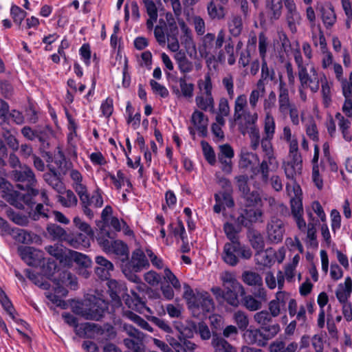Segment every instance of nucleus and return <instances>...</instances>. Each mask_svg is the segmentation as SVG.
<instances>
[{
	"mask_svg": "<svg viewBox=\"0 0 352 352\" xmlns=\"http://www.w3.org/2000/svg\"><path fill=\"white\" fill-rule=\"evenodd\" d=\"M335 117L338 120V126L342 132L343 138L347 142H351L352 140V135L349 130L351 125V121L345 118L339 112L336 114Z\"/></svg>",
	"mask_w": 352,
	"mask_h": 352,
	"instance_id": "c85d7f7f",
	"label": "nucleus"
},
{
	"mask_svg": "<svg viewBox=\"0 0 352 352\" xmlns=\"http://www.w3.org/2000/svg\"><path fill=\"white\" fill-rule=\"evenodd\" d=\"M182 34L180 36V43L184 46L186 50H195V43L193 40L192 32L191 30L187 26L184 21L179 22Z\"/></svg>",
	"mask_w": 352,
	"mask_h": 352,
	"instance_id": "4be33fe9",
	"label": "nucleus"
},
{
	"mask_svg": "<svg viewBox=\"0 0 352 352\" xmlns=\"http://www.w3.org/2000/svg\"><path fill=\"white\" fill-rule=\"evenodd\" d=\"M250 243L252 248L257 252L264 249L265 241L263 236L258 232H253L250 236Z\"/></svg>",
	"mask_w": 352,
	"mask_h": 352,
	"instance_id": "680f3d73",
	"label": "nucleus"
},
{
	"mask_svg": "<svg viewBox=\"0 0 352 352\" xmlns=\"http://www.w3.org/2000/svg\"><path fill=\"white\" fill-rule=\"evenodd\" d=\"M275 77V72L273 69H270L265 59H262L261 76L258 81L264 83V81L273 80Z\"/></svg>",
	"mask_w": 352,
	"mask_h": 352,
	"instance_id": "13d9d810",
	"label": "nucleus"
},
{
	"mask_svg": "<svg viewBox=\"0 0 352 352\" xmlns=\"http://www.w3.org/2000/svg\"><path fill=\"white\" fill-rule=\"evenodd\" d=\"M178 82L179 84L180 89L177 87H173L172 89L173 94L178 96L182 95L186 98H192L195 87L194 85L186 82V76L180 77L178 79Z\"/></svg>",
	"mask_w": 352,
	"mask_h": 352,
	"instance_id": "b1692460",
	"label": "nucleus"
},
{
	"mask_svg": "<svg viewBox=\"0 0 352 352\" xmlns=\"http://www.w3.org/2000/svg\"><path fill=\"white\" fill-rule=\"evenodd\" d=\"M195 103L197 107L202 111H214V100L212 95L199 94L195 97Z\"/></svg>",
	"mask_w": 352,
	"mask_h": 352,
	"instance_id": "bb28decb",
	"label": "nucleus"
},
{
	"mask_svg": "<svg viewBox=\"0 0 352 352\" xmlns=\"http://www.w3.org/2000/svg\"><path fill=\"white\" fill-rule=\"evenodd\" d=\"M264 131L265 137L273 138L275 133V121L271 113L265 114Z\"/></svg>",
	"mask_w": 352,
	"mask_h": 352,
	"instance_id": "5fc2aeb1",
	"label": "nucleus"
},
{
	"mask_svg": "<svg viewBox=\"0 0 352 352\" xmlns=\"http://www.w3.org/2000/svg\"><path fill=\"white\" fill-rule=\"evenodd\" d=\"M12 177L18 182L16 187L26 190L27 193L12 190L6 195V199L19 209L24 208V205L32 209L37 201L36 197L39 195L38 190L32 188L36 183L32 169L27 165L20 166L19 169L12 171Z\"/></svg>",
	"mask_w": 352,
	"mask_h": 352,
	"instance_id": "f257e3e1",
	"label": "nucleus"
},
{
	"mask_svg": "<svg viewBox=\"0 0 352 352\" xmlns=\"http://www.w3.org/2000/svg\"><path fill=\"white\" fill-rule=\"evenodd\" d=\"M243 281L250 286H262L263 278L256 272L245 271L242 274Z\"/></svg>",
	"mask_w": 352,
	"mask_h": 352,
	"instance_id": "58836bf2",
	"label": "nucleus"
},
{
	"mask_svg": "<svg viewBox=\"0 0 352 352\" xmlns=\"http://www.w3.org/2000/svg\"><path fill=\"white\" fill-rule=\"evenodd\" d=\"M271 165H267L265 160H263L258 167L252 168V175L250 176L253 179L254 175H259V178L263 185H270L271 187L276 192H280L283 190V184L282 178L278 175H270ZM275 167L274 165H272Z\"/></svg>",
	"mask_w": 352,
	"mask_h": 352,
	"instance_id": "39448f33",
	"label": "nucleus"
},
{
	"mask_svg": "<svg viewBox=\"0 0 352 352\" xmlns=\"http://www.w3.org/2000/svg\"><path fill=\"white\" fill-rule=\"evenodd\" d=\"M272 138H268L267 137L263 138L261 141V148L263 151L267 156V160H265L267 165H274L275 168H277L278 163L273 153L272 145L271 140Z\"/></svg>",
	"mask_w": 352,
	"mask_h": 352,
	"instance_id": "a878e982",
	"label": "nucleus"
},
{
	"mask_svg": "<svg viewBox=\"0 0 352 352\" xmlns=\"http://www.w3.org/2000/svg\"><path fill=\"white\" fill-rule=\"evenodd\" d=\"M243 198L246 207H254L261 205L262 203L261 195L256 190H249L243 195Z\"/></svg>",
	"mask_w": 352,
	"mask_h": 352,
	"instance_id": "ea45409f",
	"label": "nucleus"
},
{
	"mask_svg": "<svg viewBox=\"0 0 352 352\" xmlns=\"http://www.w3.org/2000/svg\"><path fill=\"white\" fill-rule=\"evenodd\" d=\"M211 344L214 352H236L232 345L214 331H212Z\"/></svg>",
	"mask_w": 352,
	"mask_h": 352,
	"instance_id": "5701e85b",
	"label": "nucleus"
},
{
	"mask_svg": "<svg viewBox=\"0 0 352 352\" xmlns=\"http://www.w3.org/2000/svg\"><path fill=\"white\" fill-rule=\"evenodd\" d=\"M288 195L291 197L290 204L292 209V214L293 217L300 215L303 214V208L302 199L300 198L302 195V190H300V192L298 195H295L294 192L292 194H288Z\"/></svg>",
	"mask_w": 352,
	"mask_h": 352,
	"instance_id": "f704fd0d",
	"label": "nucleus"
},
{
	"mask_svg": "<svg viewBox=\"0 0 352 352\" xmlns=\"http://www.w3.org/2000/svg\"><path fill=\"white\" fill-rule=\"evenodd\" d=\"M223 230L227 238L230 241L229 243H240L238 236L239 229L236 228L234 225L226 222L223 225Z\"/></svg>",
	"mask_w": 352,
	"mask_h": 352,
	"instance_id": "3c124183",
	"label": "nucleus"
},
{
	"mask_svg": "<svg viewBox=\"0 0 352 352\" xmlns=\"http://www.w3.org/2000/svg\"><path fill=\"white\" fill-rule=\"evenodd\" d=\"M71 254L74 258V261L77 264L83 267V274L85 275V278H87L89 276V273L86 270V268L91 265V261L90 258L87 256L78 252H73Z\"/></svg>",
	"mask_w": 352,
	"mask_h": 352,
	"instance_id": "a19ab883",
	"label": "nucleus"
},
{
	"mask_svg": "<svg viewBox=\"0 0 352 352\" xmlns=\"http://www.w3.org/2000/svg\"><path fill=\"white\" fill-rule=\"evenodd\" d=\"M10 14L14 22L16 24L21 25L22 21L27 15V12L22 10L20 7L14 5L11 7Z\"/></svg>",
	"mask_w": 352,
	"mask_h": 352,
	"instance_id": "052dcab7",
	"label": "nucleus"
},
{
	"mask_svg": "<svg viewBox=\"0 0 352 352\" xmlns=\"http://www.w3.org/2000/svg\"><path fill=\"white\" fill-rule=\"evenodd\" d=\"M85 195L87 197V200L85 199V202H80V204L82 205L84 214L89 219H91L94 217V212L89 208V206H94L96 208L102 207L103 205L102 197L98 191H95L90 197L87 190L85 191Z\"/></svg>",
	"mask_w": 352,
	"mask_h": 352,
	"instance_id": "f3484780",
	"label": "nucleus"
},
{
	"mask_svg": "<svg viewBox=\"0 0 352 352\" xmlns=\"http://www.w3.org/2000/svg\"><path fill=\"white\" fill-rule=\"evenodd\" d=\"M22 135L28 140L33 141L38 139L39 142H43L44 140L40 132L33 130L30 126H25L21 129Z\"/></svg>",
	"mask_w": 352,
	"mask_h": 352,
	"instance_id": "0e129e2a",
	"label": "nucleus"
},
{
	"mask_svg": "<svg viewBox=\"0 0 352 352\" xmlns=\"http://www.w3.org/2000/svg\"><path fill=\"white\" fill-rule=\"evenodd\" d=\"M69 177L72 180V188L78 194L80 202H85L87 200L85 191L87 190L85 184L82 183V175L76 169H72L69 171Z\"/></svg>",
	"mask_w": 352,
	"mask_h": 352,
	"instance_id": "a211bd4d",
	"label": "nucleus"
},
{
	"mask_svg": "<svg viewBox=\"0 0 352 352\" xmlns=\"http://www.w3.org/2000/svg\"><path fill=\"white\" fill-rule=\"evenodd\" d=\"M123 328L130 337L123 340L125 346L133 352H146L144 344L145 335L131 324H124Z\"/></svg>",
	"mask_w": 352,
	"mask_h": 352,
	"instance_id": "6e6552de",
	"label": "nucleus"
},
{
	"mask_svg": "<svg viewBox=\"0 0 352 352\" xmlns=\"http://www.w3.org/2000/svg\"><path fill=\"white\" fill-rule=\"evenodd\" d=\"M208 13L212 19H221L225 16L224 8L211 1L208 5Z\"/></svg>",
	"mask_w": 352,
	"mask_h": 352,
	"instance_id": "49530a36",
	"label": "nucleus"
},
{
	"mask_svg": "<svg viewBox=\"0 0 352 352\" xmlns=\"http://www.w3.org/2000/svg\"><path fill=\"white\" fill-rule=\"evenodd\" d=\"M278 92V111L283 116H286L288 114V109L295 104L291 102L289 89L286 83L281 78L279 80Z\"/></svg>",
	"mask_w": 352,
	"mask_h": 352,
	"instance_id": "4468645a",
	"label": "nucleus"
},
{
	"mask_svg": "<svg viewBox=\"0 0 352 352\" xmlns=\"http://www.w3.org/2000/svg\"><path fill=\"white\" fill-rule=\"evenodd\" d=\"M273 318L274 317L267 310H262L254 315V321L261 326V328L272 326Z\"/></svg>",
	"mask_w": 352,
	"mask_h": 352,
	"instance_id": "c9c22d12",
	"label": "nucleus"
},
{
	"mask_svg": "<svg viewBox=\"0 0 352 352\" xmlns=\"http://www.w3.org/2000/svg\"><path fill=\"white\" fill-rule=\"evenodd\" d=\"M18 253L21 259L30 266L40 264L43 260V252L30 246H20Z\"/></svg>",
	"mask_w": 352,
	"mask_h": 352,
	"instance_id": "ddd939ff",
	"label": "nucleus"
},
{
	"mask_svg": "<svg viewBox=\"0 0 352 352\" xmlns=\"http://www.w3.org/2000/svg\"><path fill=\"white\" fill-rule=\"evenodd\" d=\"M201 146L203 149L204 155L206 161L210 165H214L216 163V156L214 151L211 146L206 142L202 141Z\"/></svg>",
	"mask_w": 352,
	"mask_h": 352,
	"instance_id": "e2e57ef3",
	"label": "nucleus"
},
{
	"mask_svg": "<svg viewBox=\"0 0 352 352\" xmlns=\"http://www.w3.org/2000/svg\"><path fill=\"white\" fill-rule=\"evenodd\" d=\"M265 92V83H262L261 81H258L256 88L251 91L249 97V102L252 109H254L256 108L259 99L263 96Z\"/></svg>",
	"mask_w": 352,
	"mask_h": 352,
	"instance_id": "2f4dec72",
	"label": "nucleus"
},
{
	"mask_svg": "<svg viewBox=\"0 0 352 352\" xmlns=\"http://www.w3.org/2000/svg\"><path fill=\"white\" fill-rule=\"evenodd\" d=\"M124 265L131 267L133 271L140 272L149 267V262L144 252L141 249H136L132 252L131 260Z\"/></svg>",
	"mask_w": 352,
	"mask_h": 352,
	"instance_id": "dca6fc26",
	"label": "nucleus"
},
{
	"mask_svg": "<svg viewBox=\"0 0 352 352\" xmlns=\"http://www.w3.org/2000/svg\"><path fill=\"white\" fill-rule=\"evenodd\" d=\"M58 201L64 207L71 208L77 205L78 199L72 190H67L65 196H58Z\"/></svg>",
	"mask_w": 352,
	"mask_h": 352,
	"instance_id": "79ce46f5",
	"label": "nucleus"
},
{
	"mask_svg": "<svg viewBox=\"0 0 352 352\" xmlns=\"http://www.w3.org/2000/svg\"><path fill=\"white\" fill-rule=\"evenodd\" d=\"M43 179L58 193H63L65 190V186L60 173H45Z\"/></svg>",
	"mask_w": 352,
	"mask_h": 352,
	"instance_id": "393cba45",
	"label": "nucleus"
},
{
	"mask_svg": "<svg viewBox=\"0 0 352 352\" xmlns=\"http://www.w3.org/2000/svg\"><path fill=\"white\" fill-rule=\"evenodd\" d=\"M212 292L219 301H226L228 304L233 307H237L239 305V294L241 296L245 295V289L241 285V289L225 288L222 289L220 287H212Z\"/></svg>",
	"mask_w": 352,
	"mask_h": 352,
	"instance_id": "1a4fd4ad",
	"label": "nucleus"
},
{
	"mask_svg": "<svg viewBox=\"0 0 352 352\" xmlns=\"http://www.w3.org/2000/svg\"><path fill=\"white\" fill-rule=\"evenodd\" d=\"M320 11L322 20L324 26L327 29L331 28L336 21V15L333 8H322Z\"/></svg>",
	"mask_w": 352,
	"mask_h": 352,
	"instance_id": "72a5a7b5",
	"label": "nucleus"
},
{
	"mask_svg": "<svg viewBox=\"0 0 352 352\" xmlns=\"http://www.w3.org/2000/svg\"><path fill=\"white\" fill-rule=\"evenodd\" d=\"M248 105L247 97L245 94L238 96L234 101L233 118L239 117V111L246 108Z\"/></svg>",
	"mask_w": 352,
	"mask_h": 352,
	"instance_id": "338daca9",
	"label": "nucleus"
},
{
	"mask_svg": "<svg viewBox=\"0 0 352 352\" xmlns=\"http://www.w3.org/2000/svg\"><path fill=\"white\" fill-rule=\"evenodd\" d=\"M223 289L234 288L241 289V284L236 279L234 276L230 272H225L221 276Z\"/></svg>",
	"mask_w": 352,
	"mask_h": 352,
	"instance_id": "603ef678",
	"label": "nucleus"
},
{
	"mask_svg": "<svg viewBox=\"0 0 352 352\" xmlns=\"http://www.w3.org/2000/svg\"><path fill=\"white\" fill-rule=\"evenodd\" d=\"M321 93L323 100L325 102L328 103L331 101V89L332 83L327 80L324 74H322L321 78Z\"/></svg>",
	"mask_w": 352,
	"mask_h": 352,
	"instance_id": "864d4df0",
	"label": "nucleus"
},
{
	"mask_svg": "<svg viewBox=\"0 0 352 352\" xmlns=\"http://www.w3.org/2000/svg\"><path fill=\"white\" fill-rule=\"evenodd\" d=\"M175 58L181 73L188 74L192 71L194 67L193 63L187 58L184 53H177L175 56Z\"/></svg>",
	"mask_w": 352,
	"mask_h": 352,
	"instance_id": "7c9ffc66",
	"label": "nucleus"
},
{
	"mask_svg": "<svg viewBox=\"0 0 352 352\" xmlns=\"http://www.w3.org/2000/svg\"><path fill=\"white\" fill-rule=\"evenodd\" d=\"M238 256L248 259L252 256L250 248L242 245L241 243H226L223 247L222 258L225 263L235 266L239 263Z\"/></svg>",
	"mask_w": 352,
	"mask_h": 352,
	"instance_id": "423d86ee",
	"label": "nucleus"
},
{
	"mask_svg": "<svg viewBox=\"0 0 352 352\" xmlns=\"http://www.w3.org/2000/svg\"><path fill=\"white\" fill-rule=\"evenodd\" d=\"M243 28V25L241 16L239 15L232 16L228 22L230 34L234 37H238L241 34Z\"/></svg>",
	"mask_w": 352,
	"mask_h": 352,
	"instance_id": "473e14b6",
	"label": "nucleus"
},
{
	"mask_svg": "<svg viewBox=\"0 0 352 352\" xmlns=\"http://www.w3.org/2000/svg\"><path fill=\"white\" fill-rule=\"evenodd\" d=\"M286 10L285 19L289 30L292 33L297 32V25L301 21V16L297 10L294 0H283Z\"/></svg>",
	"mask_w": 352,
	"mask_h": 352,
	"instance_id": "f8f14e48",
	"label": "nucleus"
},
{
	"mask_svg": "<svg viewBox=\"0 0 352 352\" xmlns=\"http://www.w3.org/2000/svg\"><path fill=\"white\" fill-rule=\"evenodd\" d=\"M215 36L212 33L206 34L202 40L203 50L206 54H210L214 52V42Z\"/></svg>",
	"mask_w": 352,
	"mask_h": 352,
	"instance_id": "774afa93",
	"label": "nucleus"
},
{
	"mask_svg": "<svg viewBox=\"0 0 352 352\" xmlns=\"http://www.w3.org/2000/svg\"><path fill=\"white\" fill-rule=\"evenodd\" d=\"M7 215L12 221L19 226H25L29 223V215L22 214L20 212H14L12 209L7 210Z\"/></svg>",
	"mask_w": 352,
	"mask_h": 352,
	"instance_id": "8fccbe9b",
	"label": "nucleus"
},
{
	"mask_svg": "<svg viewBox=\"0 0 352 352\" xmlns=\"http://www.w3.org/2000/svg\"><path fill=\"white\" fill-rule=\"evenodd\" d=\"M249 135L251 140L250 146L252 150L256 151L260 144V132L257 126H252L248 129Z\"/></svg>",
	"mask_w": 352,
	"mask_h": 352,
	"instance_id": "bf43d9fd",
	"label": "nucleus"
},
{
	"mask_svg": "<svg viewBox=\"0 0 352 352\" xmlns=\"http://www.w3.org/2000/svg\"><path fill=\"white\" fill-rule=\"evenodd\" d=\"M191 302L192 305L189 307L193 311H197V314H205L214 309L213 300L208 292L197 293Z\"/></svg>",
	"mask_w": 352,
	"mask_h": 352,
	"instance_id": "9b49d317",
	"label": "nucleus"
},
{
	"mask_svg": "<svg viewBox=\"0 0 352 352\" xmlns=\"http://www.w3.org/2000/svg\"><path fill=\"white\" fill-rule=\"evenodd\" d=\"M234 319L239 329L245 331L249 325L247 314L242 311H237L234 314Z\"/></svg>",
	"mask_w": 352,
	"mask_h": 352,
	"instance_id": "4d7b16f0",
	"label": "nucleus"
},
{
	"mask_svg": "<svg viewBox=\"0 0 352 352\" xmlns=\"http://www.w3.org/2000/svg\"><path fill=\"white\" fill-rule=\"evenodd\" d=\"M96 263L97 264L95 267L96 274L101 280H108L110 278L111 272L113 270L112 263L102 256L96 257Z\"/></svg>",
	"mask_w": 352,
	"mask_h": 352,
	"instance_id": "6ab92c4d",
	"label": "nucleus"
},
{
	"mask_svg": "<svg viewBox=\"0 0 352 352\" xmlns=\"http://www.w3.org/2000/svg\"><path fill=\"white\" fill-rule=\"evenodd\" d=\"M11 235L19 243L28 244L32 242L30 232L20 228H12Z\"/></svg>",
	"mask_w": 352,
	"mask_h": 352,
	"instance_id": "37998d69",
	"label": "nucleus"
},
{
	"mask_svg": "<svg viewBox=\"0 0 352 352\" xmlns=\"http://www.w3.org/2000/svg\"><path fill=\"white\" fill-rule=\"evenodd\" d=\"M147 14L149 17L155 18L157 13V4L160 3V0H142Z\"/></svg>",
	"mask_w": 352,
	"mask_h": 352,
	"instance_id": "69168bd1",
	"label": "nucleus"
},
{
	"mask_svg": "<svg viewBox=\"0 0 352 352\" xmlns=\"http://www.w3.org/2000/svg\"><path fill=\"white\" fill-rule=\"evenodd\" d=\"M271 20H278L282 14L283 0H270L266 3Z\"/></svg>",
	"mask_w": 352,
	"mask_h": 352,
	"instance_id": "c756f323",
	"label": "nucleus"
},
{
	"mask_svg": "<svg viewBox=\"0 0 352 352\" xmlns=\"http://www.w3.org/2000/svg\"><path fill=\"white\" fill-rule=\"evenodd\" d=\"M283 221L276 217H273L267 223V239L270 243L278 244L283 239L285 234Z\"/></svg>",
	"mask_w": 352,
	"mask_h": 352,
	"instance_id": "9d476101",
	"label": "nucleus"
},
{
	"mask_svg": "<svg viewBox=\"0 0 352 352\" xmlns=\"http://www.w3.org/2000/svg\"><path fill=\"white\" fill-rule=\"evenodd\" d=\"M197 87L201 92L200 94L212 95V82L210 74L207 73L204 79H200L197 82Z\"/></svg>",
	"mask_w": 352,
	"mask_h": 352,
	"instance_id": "a18cd8bd",
	"label": "nucleus"
},
{
	"mask_svg": "<svg viewBox=\"0 0 352 352\" xmlns=\"http://www.w3.org/2000/svg\"><path fill=\"white\" fill-rule=\"evenodd\" d=\"M118 256H124L126 259L129 258V248L126 243L120 240L113 241L111 252Z\"/></svg>",
	"mask_w": 352,
	"mask_h": 352,
	"instance_id": "de8ad7c7",
	"label": "nucleus"
},
{
	"mask_svg": "<svg viewBox=\"0 0 352 352\" xmlns=\"http://www.w3.org/2000/svg\"><path fill=\"white\" fill-rule=\"evenodd\" d=\"M322 74L318 73L314 64H310L308 69L298 74L300 87L309 89L312 93L318 92L320 89Z\"/></svg>",
	"mask_w": 352,
	"mask_h": 352,
	"instance_id": "0eeeda50",
	"label": "nucleus"
},
{
	"mask_svg": "<svg viewBox=\"0 0 352 352\" xmlns=\"http://www.w3.org/2000/svg\"><path fill=\"white\" fill-rule=\"evenodd\" d=\"M191 122L199 131L201 137H206L208 134V117L199 110H195L191 116Z\"/></svg>",
	"mask_w": 352,
	"mask_h": 352,
	"instance_id": "aec40b11",
	"label": "nucleus"
},
{
	"mask_svg": "<svg viewBox=\"0 0 352 352\" xmlns=\"http://www.w3.org/2000/svg\"><path fill=\"white\" fill-rule=\"evenodd\" d=\"M275 250L272 248L261 250L255 254V260L258 265L265 267H271L275 263Z\"/></svg>",
	"mask_w": 352,
	"mask_h": 352,
	"instance_id": "412c9836",
	"label": "nucleus"
},
{
	"mask_svg": "<svg viewBox=\"0 0 352 352\" xmlns=\"http://www.w3.org/2000/svg\"><path fill=\"white\" fill-rule=\"evenodd\" d=\"M280 327L278 323L264 328H250L243 333V338L250 344L258 346H265L270 340L274 338L280 331Z\"/></svg>",
	"mask_w": 352,
	"mask_h": 352,
	"instance_id": "7ed1b4c3",
	"label": "nucleus"
},
{
	"mask_svg": "<svg viewBox=\"0 0 352 352\" xmlns=\"http://www.w3.org/2000/svg\"><path fill=\"white\" fill-rule=\"evenodd\" d=\"M107 301L92 296L74 307V312L85 320H100L108 309Z\"/></svg>",
	"mask_w": 352,
	"mask_h": 352,
	"instance_id": "f03ea898",
	"label": "nucleus"
},
{
	"mask_svg": "<svg viewBox=\"0 0 352 352\" xmlns=\"http://www.w3.org/2000/svg\"><path fill=\"white\" fill-rule=\"evenodd\" d=\"M47 232L53 239L63 240L67 236L65 229L55 223L49 224L47 226Z\"/></svg>",
	"mask_w": 352,
	"mask_h": 352,
	"instance_id": "c03bdc74",
	"label": "nucleus"
},
{
	"mask_svg": "<svg viewBox=\"0 0 352 352\" xmlns=\"http://www.w3.org/2000/svg\"><path fill=\"white\" fill-rule=\"evenodd\" d=\"M173 325L181 335L188 338L192 337L194 330L197 329V324L193 322H189L187 325H184L180 321H175Z\"/></svg>",
	"mask_w": 352,
	"mask_h": 352,
	"instance_id": "4c0bfd02",
	"label": "nucleus"
},
{
	"mask_svg": "<svg viewBox=\"0 0 352 352\" xmlns=\"http://www.w3.org/2000/svg\"><path fill=\"white\" fill-rule=\"evenodd\" d=\"M297 348L296 342H292L286 346L284 341L276 340L270 344L269 350L270 352H295Z\"/></svg>",
	"mask_w": 352,
	"mask_h": 352,
	"instance_id": "cd10ccee",
	"label": "nucleus"
},
{
	"mask_svg": "<svg viewBox=\"0 0 352 352\" xmlns=\"http://www.w3.org/2000/svg\"><path fill=\"white\" fill-rule=\"evenodd\" d=\"M0 302L6 312L9 314V316L12 319H14V307H13L12 302L10 300L6 294L2 289H0Z\"/></svg>",
	"mask_w": 352,
	"mask_h": 352,
	"instance_id": "6e6d98bb",
	"label": "nucleus"
},
{
	"mask_svg": "<svg viewBox=\"0 0 352 352\" xmlns=\"http://www.w3.org/2000/svg\"><path fill=\"white\" fill-rule=\"evenodd\" d=\"M245 208L237 217L236 221L239 224L248 226L250 223L258 221L262 222L263 211L260 208Z\"/></svg>",
	"mask_w": 352,
	"mask_h": 352,
	"instance_id": "2eb2a0df",
	"label": "nucleus"
},
{
	"mask_svg": "<svg viewBox=\"0 0 352 352\" xmlns=\"http://www.w3.org/2000/svg\"><path fill=\"white\" fill-rule=\"evenodd\" d=\"M3 131L2 136L8 146L13 151H17L19 148V144L16 138L12 135L8 129L7 125H1Z\"/></svg>",
	"mask_w": 352,
	"mask_h": 352,
	"instance_id": "09e8293b",
	"label": "nucleus"
},
{
	"mask_svg": "<svg viewBox=\"0 0 352 352\" xmlns=\"http://www.w3.org/2000/svg\"><path fill=\"white\" fill-rule=\"evenodd\" d=\"M242 305L249 311H255L262 307V302L252 295H243L242 296Z\"/></svg>",
	"mask_w": 352,
	"mask_h": 352,
	"instance_id": "e433bc0d",
	"label": "nucleus"
},
{
	"mask_svg": "<svg viewBox=\"0 0 352 352\" xmlns=\"http://www.w3.org/2000/svg\"><path fill=\"white\" fill-rule=\"evenodd\" d=\"M282 167L286 178L291 181L286 184L287 194H292V192H294L296 195L299 194L300 192V186L296 182V179L297 177L302 174V158H289L287 161L283 162Z\"/></svg>",
	"mask_w": 352,
	"mask_h": 352,
	"instance_id": "20e7f679",
	"label": "nucleus"
}]
</instances>
